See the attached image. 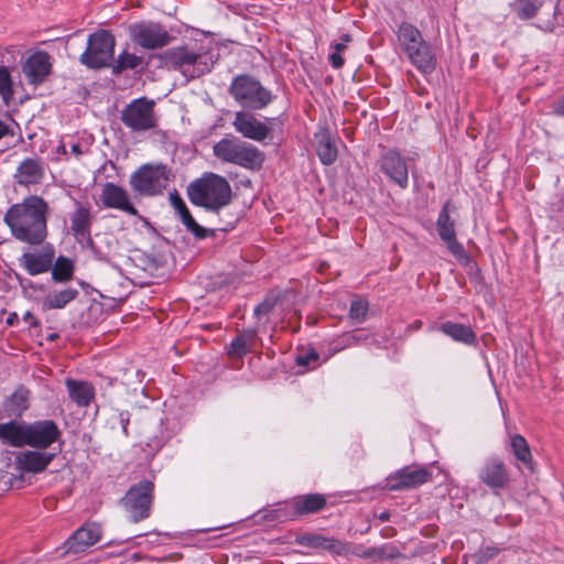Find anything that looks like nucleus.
I'll return each mask as SVG.
<instances>
[{
	"label": "nucleus",
	"instance_id": "48",
	"mask_svg": "<svg viewBox=\"0 0 564 564\" xmlns=\"http://www.w3.org/2000/svg\"><path fill=\"white\" fill-rule=\"evenodd\" d=\"M341 51H334L330 55H329V61H330V64L333 65V67L335 68H340L343 65H344V58L341 57L340 55Z\"/></svg>",
	"mask_w": 564,
	"mask_h": 564
},
{
	"label": "nucleus",
	"instance_id": "15",
	"mask_svg": "<svg viewBox=\"0 0 564 564\" xmlns=\"http://www.w3.org/2000/svg\"><path fill=\"white\" fill-rule=\"evenodd\" d=\"M478 477L482 484L492 490L505 488L509 482V474L505 463L497 458L490 457L480 467Z\"/></svg>",
	"mask_w": 564,
	"mask_h": 564
},
{
	"label": "nucleus",
	"instance_id": "28",
	"mask_svg": "<svg viewBox=\"0 0 564 564\" xmlns=\"http://www.w3.org/2000/svg\"><path fill=\"white\" fill-rule=\"evenodd\" d=\"M68 389L69 398L78 406H87L94 398V388L85 381H77L68 378L65 381Z\"/></svg>",
	"mask_w": 564,
	"mask_h": 564
},
{
	"label": "nucleus",
	"instance_id": "5",
	"mask_svg": "<svg viewBox=\"0 0 564 564\" xmlns=\"http://www.w3.org/2000/svg\"><path fill=\"white\" fill-rule=\"evenodd\" d=\"M115 46V36L109 31L99 30L88 36L80 63L94 69L108 67L113 61Z\"/></svg>",
	"mask_w": 564,
	"mask_h": 564
},
{
	"label": "nucleus",
	"instance_id": "46",
	"mask_svg": "<svg viewBox=\"0 0 564 564\" xmlns=\"http://www.w3.org/2000/svg\"><path fill=\"white\" fill-rule=\"evenodd\" d=\"M498 552L499 550L495 546H488L486 549H482L477 553V562L485 563L494 558L498 554Z\"/></svg>",
	"mask_w": 564,
	"mask_h": 564
},
{
	"label": "nucleus",
	"instance_id": "43",
	"mask_svg": "<svg viewBox=\"0 0 564 564\" xmlns=\"http://www.w3.org/2000/svg\"><path fill=\"white\" fill-rule=\"evenodd\" d=\"M372 555L379 560H393L400 556V553L394 546L386 544L375 549Z\"/></svg>",
	"mask_w": 564,
	"mask_h": 564
},
{
	"label": "nucleus",
	"instance_id": "29",
	"mask_svg": "<svg viewBox=\"0 0 564 564\" xmlns=\"http://www.w3.org/2000/svg\"><path fill=\"white\" fill-rule=\"evenodd\" d=\"M316 152L321 162L325 165H330L337 158V149L330 139L327 130H322L315 135Z\"/></svg>",
	"mask_w": 564,
	"mask_h": 564
},
{
	"label": "nucleus",
	"instance_id": "24",
	"mask_svg": "<svg viewBox=\"0 0 564 564\" xmlns=\"http://www.w3.org/2000/svg\"><path fill=\"white\" fill-rule=\"evenodd\" d=\"M54 457L55 454L26 451L17 456V464L24 471L41 473L48 466Z\"/></svg>",
	"mask_w": 564,
	"mask_h": 564
},
{
	"label": "nucleus",
	"instance_id": "52",
	"mask_svg": "<svg viewBox=\"0 0 564 564\" xmlns=\"http://www.w3.org/2000/svg\"><path fill=\"white\" fill-rule=\"evenodd\" d=\"M379 519H380L381 521H388V520L390 519V513H389V511H383V512H381V513L379 514Z\"/></svg>",
	"mask_w": 564,
	"mask_h": 564
},
{
	"label": "nucleus",
	"instance_id": "42",
	"mask_svg": "<svg viewBox=\"0 0 564 564\" xmlns=\"http://www.w3.org/2000/svg\"><path fill=\"white\" fill-rule=\"evenodd\" d=\"M368 311L367 302L362 300H354L350 304L349 316L356 322L364 321Z\"/></svg>",
	"mask_w": 564,
	"mask_h": 564
},
{
	"label": "nucleus",
	"instance_id": "33",
	"mask_svg": "<svg viewBox=\"0 0 564 564\" xmlns=\"http://www.w3.org/2000/svg\"><path fill=\"white\" fill-rule=\"evenodd\" d=\"M242 141L237 138H224L213 147L214 155L227 163H232Z\"/></svg>",
	"mask_w": 564,
	"mask_h": 564
},
{
	"label": "nucleus",
	"instance_id": "44",
	"mask_svg": "<svg viewBox=\"0 0 564 564\" xmlns=\"http://www.w3.org/2000/svg\"><path fill=\"white\" fill-rule=\"evenodd\" d=\"M549 26L552 29L564 26V0H558L554 7L553 22Z\"/></svg>",
	"mask_w": 564,
	"mask_h": 564
},
{
	"label": "nucleus",
	"instance_id": "23",
	"mask_svg": "<svg viewBox=\"0 0 564 564\" xmlns=\"http://www.w3.org/2000/svg\"><path fill=\"white\" fill-rule=\"evenodd\" d=\"M406 56L423 74H430L436 68V55L426 41L408 52Z\"/></svg>",
	"mask_w": 564,
	"mask_h": 564
},
{
	"label": "nucleus",
	"instance_id": "38",
	"mask_svg": "<svg viewBox=\"0 0 564 564\" xmlns=\"http://www.w3.org/2000/svg\"><path fill=\"white\" fill-rule=\"evenodd\" d=\"M52 279L55 282H67L74 274V263L70 259L59 256L55 263H52Z\"/></svg>",
	"mask_w": 564,
	"mask_h": 564
},
{
	"label": "nucleus",
	"instance_id": "11",
	"mask_svg": "<svg viewBox=\"0 0 564 564\" xmlns=\"http://www.w3.org/2000/svg\"><path fill=\"white\" fill-rule=\"evenodd\" d=\"M61 436L57 424L52 420L28 423V446L45 449Z\"/></svg>",
	"mask_w": 564,
	"mask_h": 564
},
{
	"label": "nucleus",
	"instance_id": "53",
	"mask_svg": "<svg viewBox=\"0 0 564 564\" xmlns=\"http://www.w3.org/2000/svg\"><path fill=\"white\" fill-rule=\"evenodd\" d=\"M555 112H556L557 115H563V116H564V105H563V106H561V107H558V108H556V109H555Z\"/></svg>",
	"mask_w": 564,
	"mask_h": 564
},
{
	"label": "nucleus",
	"instance_id": "39",
	"mask_svg": "<svg viewBox=\"0 0 564 564\" xmlns=\"http://www.w3.org/2000/svg\"><path fill=\"white\" fill-rule=\"evenodd\" d=\"M142 63V58L129 52H122L111 62L112 74H121L126 69H134Z\"/></svg>",
	"mask_w": 564,
	"mask_h": 564
},
{
	"label": "nucleus",
	"instance_id": "12",
	"mask_svg": "<svg viewBox=\"0 0 564 564\" xmlns=\"http://www.w3.org/2000/svg\"><path fill=\"white\" fill-rule=\"evenodd\" d=\"M232 126L243 138L258 142H262L271 133V128L247 111H237Z\"/></svg>",
	"mask_w": 564,
	"mask_h": 564
},
{
	"label": "nucleus",
	"instance_id": "16",
	"mask_svg": "<svg viewBox=\"0 0 564 564\" xmlns=\"http://www.w3.org/2000/svg\"><path fill=\"white\" fill-rule=\"evenodd\" d=\"M45 175L44 162L40 158H26L17 166L14 182L21 186L40 184Z\"/></svg>",
	"mask_w": 564,
	"mask_h": 564
},
{
	"label": "nucleus",
	"instance_id": "6",
	"mask_svg": "<svg viewBox=\"0 0 564 564\" xmlns=\"http://www.w3.org/2000/svg\"><path fill=\"white\" fill-rule=\"evenodd\" d=\"M171 172L164 164H144L130 177L132 188L147 196L160 194L170 182Z\"/></svg>",
	"mask_w": 564,
	"mask_h": 564
},
{
	"label": "nucleus",
	"instance_id": "7",
	"mask_svg": "<svg viewBox=\"0 0 564 564\" xmlns=\"http://www.w3.org/2000/svg\"><path fill=\"white\" fill-rule=\"evenodd\" d=\"M120 119L127 128L135 132L155 128L154 101L145 97L132 100L122 109Z\"/></svg>",
	"mask_w": 564,
	"mask_h": 564
},
{
	"label": "nucleus",
	"instance_id": "54",
	"mask_svg": "<svg viewBox=\"0 0 564 564\" xmlns=\"http://www.w3.org/2000/svg\"><path fill=\"white\" fill-rule=\"evenodd\" d=\"M65 152V145H62L61 149H59V152Z\"/></svg>",
	"mask_w": 564,
	"mask_h": 564
},
{
	"label": "nucleus",
	"instance_id": "27",
	"mask_svg": "<svg viewBox=\"0 0 564 564\" xmlns=\"http://www.w3.org/2000/svg\"><path fill=\"white\" fill-rule=\"evenodd\" d=\"M326 506V499L319 494L303 495L294 498L292 510L294 516L315 513Z\"/></svg>",
	"mask_w": 564,
	"mask_h": 564
},
{
	"label": "nucleus",
	"instance_id": "32",
	"mask_svg": "<svg viewBox=\"0 0 564 564\" xmlns=\"http://www.w3.org/2000/svg\"><path fill=\"white\" fill-rule=\"evenodd\" d=\"M257 340V330L247 329L238 335L230 344L228 354L232 357H242L249 352Z\"/></svg>",
	"mask_w": 564,
	"mask_h": 564
},
{
	"label": "nucleus",
	"instance_id": "20",
	"mask_svg": "<svg viewBox=\"0 0 564 564\" xmlns=\"http://www.w3.org/2000/svg\"><path fill=\"white\" fill-rule=\"evenodd\" d=\"M169 198L171 205L178 214L181 221L196 238L204 239L208 234L213 232V230H208L196 223L177 191L171 192Z\"/></svg>",
	"mask_w": 564,
	"mask_h": 564
},
{
	"label": "nucleus",
	"instance_id": "37",
	"mask_svg": "<svg viewBox=\"0 0 564 564\" xmlns=\"http://www.w3.org/2000/svg\"><path fill=\"white\" fill-rule=\"evenodd\" d=\"M441 329L454 340L462 341L464 344H471L475 340V334L471 328L463 324L446 322L442 324Z\"/></svg>",
	"mask_w": 564,
	"mask_h": 564
},
{
	"label": "nucleus",
	"instance_id": "9",
	"mask_svg": "<svg viewBox=\"0 0 564 564\" xmlns=\"http://www.w3.org/2000/svg\"><path fill=\"white\" fill-rule=\"evenodd\" d=\"M131 40L147 50H155L167 45L171 36L159 23L141 22L129 28Z\"/></svg>",
	"mask_w": 564,
	"mask_h": 564
},
{
	"label": "nucleus",
	"instance_id": "4",
	"mask_svg": "<svg viewBox=\"0 0 564 564\" xmlns=\"http://www.w3.org/2000/svg\"><path fill=\"white\" fill-rule=\"evenodd\" d=\"M229 93L239 105L251 110L263 109L272 101L271 91L249 75L236 76L229 86Z\"/></svg>",
	"mask_w": 564,
	"mask_h": 564
},
{
	"label": "nucleus",
	"instance_id": "41",
	"mask_svg": "<svg viewBox=\"0 0 564 564\" xmlns=\"http://www.w3.org/2000/svg\"><path fill=\"white\" fill-rule=\"evenodd\" d=\"M0 96L3 101L8 105L13 96L12 80L9 70L6 67L0 66Z\"/></svg>",
	"mask_w": 564,
	"mask_h": 564
},
{
	"label": "nucleus",
	"instance_id": "55",
	"mask_svg": "<svg viewBox=\"0 0 564 564\" xmlns=\"http://www.w3.org/2000/svg\"><path fill=\"white\" fill-rule=\"evenodd\" d=\"M65 152V145H62L61 149H59V152Z\"/></svg>",
	"mask_w": 564,
	"mask_h": 564
},
{
	"label": "nucleus",
	"instance_id": "14",
	"mask_svg": "<svg viewBox=\"0 0 564 564\" xmlns=\"http://www.w3.org/2000/svg\"><path fill=\"white\" fill-rule=\"evenodd\" d=\"M381 171L401 188H406L409 184V170L404 159L394 150H389L382 154L380 160Z\"/></svg>",
	"mask_w": 564,
	"mask_h": 564
},
{
	"label": "nucleus",
	"instance_id": "47",
	"mask_svg": "<svg viewBox=\"0 0 564 564\" xmlns=\"http://www.w3.org/2000/svg\"><path fill=\"white\" fill-rule=\"evenodd\" d=\"M319 358V355L315 350H311L305 355H301L296 358V362L300 366L310 367L312 362H316Z\"/></svg>",
	"mask_w": 564,
	"mask_h": 564
},
{
	"label": "nucleus",
	"instance_id": "45",
	"mask_svg": "<svg viewBox=\"0 0 564 564\" xmlns=\"http://www.w3.org/2000/svg\"><path fill=\"white\" fill-rule=\"evenodd\" d=\"M275 306L274 299H265L254 308V315L260 319L262 316L268 315Z\"/></svg>",
	"mask_w": 564,
	"mask_h": 564
},
{
	"label": "nucleus",
	"instance_id": "25",
	"mask_svg": "<svg viewBox=\"0 0 564 564\" xmlns=\"http://www.w3.org/2000/svg\"><path fill=\"white\" fill-rule=\"evenodd\" d=\"M0 440L14 447L28 445V423L11 421L0 424Z\"/></svg>",
	"mask_w": 564,
	"mask_h": 564
},
{
	"label": "nucleus",
	"instance_id": "31",
	"mask_svg": "<svg viewBox=\"0 0 564 564\" xmlns=\"http://www.w3.org/2000/svg\"><path fill=\"white\" fill-rule=\"evenodd\" d=\"M78 295V291L73 288H67L61 291L51 292L43 300V307L45 310H61L68 303L74 301Z\"/></svg>",
	"mask_w": 564,
	"mask_h": 564
},
{
	"label": "nucleus",
	"instance_id": "34",
	"mask_svg": "<svg viewBox=\"0 0 564 564\" xmlns=\"http://www.w3.org/2000/svg\"><path fill=\"white\" fill-rule=\"evenodd\" d=\"M28 406L29 391L24 388L17 389L4 402V410L8 415L20 416L28 409Z\"/></svg>",
	"mask_w": 564,
	"mask_h": 564
},
{
	"label": "nucleus",
	"instance_id": "21",
	"mask_svg": "<svg viewBox=\"0 0 564 564\" xmlns=\"http://www.w3.org/2000/svg\"><path fill=\"white\" fill-rule=\"evenodd\" d=\"M93 215L89 206L76 202V208L70 215V229L78 240L90 238Z\"/></svg>",
	"mask_w": 564,
	"mask_h": 564
},
{
	"label": "nucleus",
	"instance_id": "36",
	"mask_svg": "<svg viewBox=\"0 0 564 564\" xmlns=\"http://www.w3.org/2000/svg\"><path fill=\"white\" fill-rule=\"evenodd\" d=\"M509 6L520 20H530L535 17L543 3L540 0H513Z\"/></svg>",
	"mask_w": 564,
	"mask_h": 564
},
{
	"label": "nucleus",
	"instance_id": "49",
	"mask_svg": "<svg viewBox=\"0 0 564 564\" xmlns=\"http://www.w3.org/2000/svg\"><path fill=\"white\" fill-rule=\"evenodd\" d=\"M351 41V36L349 34H343L340 37V42L334 44V50L344 51L347 46V43Z\"/></svg>",
	"mask_w": 564,
	"mask_h": 564
},
{
	"label": "nucleus",
	"instance_id": "2",
	"mask_svg": "<svg viewBox=\"0 0 564 564\" xmlns=\"http://www.w3.org/2000/svg\"><path fill=\"white\" fill-rule=\"evenodd\" d=\"M187 196L193 205L218 213L229 205L232 192L228 181L215 173H205L187 186Z\"/></svg>",
	"mask_w": 564,
	"mask_h": 564
},
{
	"label": "nucleus",
	"instance_id": "8",
	"mask_svg": "<svg viewBox=\"0 0 564 564\" xmlns=\"http://www.w3.org/2000/svg\"><path fill=\"white\" fill-rule=\"evenodd\" d=\"M154 485L149 480H142L132 486L121 499L124 510L133 522H139L150 516L153 501Z\"/></svg>",
	"mask_w": 564,
	"mask_h": 564
},
{
	"label": "nucleus",
	"instance_id": "26",
	"mask_svg": "<svg viewBox=\"0 0 564 564\" xmlns=\"http://www.w3.org/2000/svg\"><path fill=\"white\" fill-rule=\"evenodd\" d=\"M264 154L253 144L242 141L232 164L250 170H258L264 162Z\"/></svg>",
	"mask_w": 564,
	"mask_h": 564
},
{
	"label": "nucleus",
	"instance_id": "22",
	"mask_svg": "<svg viewBox=\"0 0 564 564\" xmlns=\"http://www.w3.org/2000/svg\"><path fill=\"white\" fill-rule=\"evenodd\" d=\"M54 252L42 251V252H25L19 259L20 265L23 267L26 272L31 275L41 274L47 272L53 263Z\"/></svg>",
	"mask_w": 564,
	"mask_h": 564
},
{
	"label": "nucleus",
	"instance_id": "17",
	"mask_svg": "<svg viewBox=\"0 0 564 564\" xmlns=\"http://www.w3.org/2000/svg\"><path fill=\"white\" fill-rule=\"evenodd\" d=\"M100 200L107 208L120 209L132 216L138 215L137 208L130 203L128 193L113 183H106L102 186Z\"/></svg>",
	"mask_w": 564,
	"mask_h": 564
},
{
	"label": "nucleus",
	"instance_id": "1",
	"mask_svg": "<svg viewBox=\"0 0 564 564\" xmlns=\"http://www.w3.org/2000/svg\"><path fill=\"white\" fill-rule=\"evenodd\" d=\"M48 212V204L41 196L31 195L7 210L4 223L15 239L35 246L47 236Z\"/></svg>",
	"mask_w": 564,
	"mask_h": 564
},
{
	"label": "nucleus",
	"instance_id": "10",
	"mask_svg": "<svg viewBox=\"0 0 564 564\" xmlns=\"http://www.w3.org/2000/svg\"><path fill=\"white\" fill-rule=\"evenodd\" d=\"M449 204L446 203L438 214L436 228L440 238L445 242L448 251L463 264L470 260L463 245L456 239L455 223L449 217Z\"/></svg>",
	"mask_w": 564,
	"mask_h": 564
},
{
	"label": "nucleus",
	"instance_id": "35",
	"mask_svg": "<svg viewBox=\"0 0 564 564\" xmlns=\"http://www.w3.org/2000/svg\"><path fill=\"white\" fill-rule=\"evenodd\" d=\"M297 542L304 546L334 552H338L341 547V544L338 541L334 539H327L321 534H304L297 539Z\"/></svg>",
	"mask_w": 564,
	"mask_h": 564
},
{
	"label": "nucleus",
	"instance_id": "40",
	"mask_svg": "<svg viewBox=\"0 0 564 564\" xmlns=\"http://www.w3.org/2000/svg\"><path fill=\"white\" fill-rule=\"evenodd\" d=\"M511 448L518 460L532 469V455L525 438L519 434L511 437Z\"/></svg>",
	"mask_w": 564,
	"mask_h": 564
},
{
	"label": "nucleus",
	"instance_id": "51",
	"mask_svg": "<svg viewBox=\"0 0 564 564\" xmlns=\"http://www.w3.org/2000/svg\"><path fill=\"white\" fill-rule=\"evenodd\" d=\"M72 153L75 154L76 156H79L83 154V151H82V148L79 144H73L72 145Z\"/></svg>",
	"mask_w": 564,
	"mask_h": 564
},
{
	"label": "nucleus",
	"instance_id": "18",
	"mask_svg": "<svg viewBox=\"0 0 564 564\" xmlns=\"http://www.w3.org/2000/svg\"><path fill=\"white\" fill-rule=\"evenodd\" d=\"M101 538V528L97 523H88L76 530L66 541L67 552L80 553L96 544Z\"/></svg>",
	"mask_w": 564,
	"mask_h": 564
},
{
	"label": "nucleus",
	"instance_id": "19",
	"mask_svg": "<svg viewBox=\"0 0 564 564\" xmlns=\"http://www.w3.org/2000/svg\"><path fill=\"white\" fill-rule=\"evenodd\" d=\"M22 70L30 84L42 83L51 70L48 54L45 52L32 54L23 64Z\"/></svg>",
	"mask_w": 564,
	"mask_h": 564
},
{
	"label": "nucleus",
	"instance_id": "30",
	"mask_svg": "<svg viewBox=\"0 0 564 564\" xmlns=\"http://www.w3.org/2000/svg\"><path fill=\"white\" fill-rule=\"evenodd\" d=\"M398 41L403 52L406 54L425 40L423 39L419 29L410 23L404 22L399 26Z\"/></svg>",
	"mask_w": 564,
	"mask_h": 564
},
{
	"label": "nucleus",
	"instance_id": "13",
	"mask_svg": "<svg viewBox=\"0 0 564 564\" xmlns=\"http://www.w3.org/2000/svg\"><path fill=\"white\" fill-rule=\"evenodd\" d=\"M431 478V473L422 467H404L387 479L386 487L389 490H402L415 488L425 484Z\"/></svg>",
	"mask_w": 564,
	"mask_h": 564
},
{
	"label": "nucleus",
	"instance_id": "3",
	"mask_svg": "<svg viewBox=\"0 0 564 564\" xmlns=\"http://www.w3.org/2000/svg\"><path fill=\"white\" fill-rule=\"evenodd\" d=\"M166 64L180 70L186 78H196L208 73L213 56L208 52L195 50L187 45L172 47L165 52Z\"/></svg>",
	"mask_w": 564,
	"mask_h": 564
},
{
	"label": "nucleus",
	"instance_id": "50",
	"mask_svg": "<svg viewBox=\"0 0 564 564\" xmlns=\"http://www.w3.org/2000/svg\"><path fill=\"white\" fill-rule=\"evenodd\" d=\"M7 134H9V127L4 122L0 121V139Z\"/></svg>",
	"mask_w": 564,
	"mask_h": 564
}]
</instances>
